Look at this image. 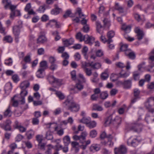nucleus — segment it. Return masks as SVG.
Listing matches in <instances>:
<instances>
[{
  "instance_id": "nucleus-10",
  "label": "nucleus",
  "mask_w": 154,
  "mask_h": 154,
  "mask_svg": "<svg viewBox=\"0 0 154 154\" xmlns=\"http://www.w3.org/2000/svg\"><path fill=\"white\" fill-rule=\"evenodd\" d=\"M134 31L135 33L137 34V36L138 40H140L142 39L143 38L144 35L143 31L141 30L138 27L136 28Z\"/></svg>"
},
{
  "instance_id": "nucleus-52",
  "label": "nucleus",
  "mask_w": 154,
  "mask_h": 154,
  "mask_svg": "<svg viewBox=\"0 0 154 154\" xmlns=\"http://www.w3.org/2000/svg\"><path fill=\"white\" fill-rule=\"evenodd\" d=\"M71 14V12L70 10H67V11L64 15L63 16V17L66 18L68 17H72V16L70 15Z\"/></svg>"
},
{
  "instance_id": "nucleus-27",
  "label": "nucleus",
  "mask_w": 154,
  "mask_h": 154,
  "mask_svg": "<svg viewBox=\"0 0 154 154\" xmlns=\"http://www.w3.org/2000/svg\"><path fill=\"white\" fill-rule=\"evenodd\" d=\"M145 120L147 123L154 122V114L150 113V116H147L145 118Z\"/></svg>"
},
{
  "instance_id": "nucleus-17",
  "label": "nucleus",
  "mask_w": 154,
  "mask_h": 154,
  "mask_svg": "<svg viewBox=\"0 0 154 154\" xmlns=\"http://www.w3.org/2000/svg\"><path fill=\"white\" fill-rule=\"evenodd\" d=\"M41 33L42 34V35H40L37 39L38 42L43 43L46 41V38L44 35L45 34V32L42 31L41 32Z\"/></svg>"
},
{
  "instance_id": "nucleus-63",
  "label": "nucleus",
  "mask_w": 154,
  "mask_h": 154,
  "mask_svg": "<svg viewBox=\"0 0 154 154\" xmlns=\"http://www.w3.org/2000/svg\"><path fill=\"white\" fill-rule=\"evenodd\" d=\"M149 59L152 61H154V49H153L149 54Z\"/></svg>"
},
{
  "instance_id": "nucleus-32",
  "label": "nucleus",
  "mask_w": 154,
  "mask_h": 154,
  "mask_svg": "<svg viewBox=\"0 0 154 154\" xmlns=\"http://www.w3.org/2000/svg\"><path fill=\"white\" fill-rule=\"evenodd\" d=\"M47 68V62L46 61H43L40 63L39 69L45 70Z\"/></svg>"
},
{
  "instance_id": "nucleus-41",
  "label": "nucleus",
  "mask_w": 154,
  "mask_h": 154,
  "mask_svg": "<svg viewBox=\"0 0 154 154\" xmlns=\"http://www.w3.org/2000/svg\"><path fill=\"white\" fill-rule=\"evenodd\" d=\"M108 94L107 91H103L101 93L100 97L103 100H105L108 97Z\"/></svg>"
},
{
  "instance_id": "nucleus-3",
  "label": "nucleus",
  "mask_w": 154,
  "mask_h": 154,
  "mask_svg": "<svg viewBox=\"0 0 154 154\" xmlns=\"http://www.w3.org/2000/svg\"><path fill=\"white\" fill-rule=\"evenodd\" d=\"M121 119L118 117L113 118L112 115H110L106 119L105 123L107 125L112 124L115 126H117L121 122Z\"/></svg>"
},
{
  "instance_id": "nucleus-47",
  "label": "nucleus",
  "mask_w": 154,
  "mask_h": 154,
  "mask_svg": "<svg viewBox=\"0 0 154 154\" xmlns=\"http://www.w3.org/2000/svg\"><path fill=\"white\" fill-rule=\"evenodd\" d=\"M4 40L7 42L11 43L13 41L12 37L10 36H6L4 37Z\"/></svg>"
},
{
  "instance_id": "nucleus-28",
  "label": "nucleus",
  "mask_w": 154,
  "mask_h": 154,
  "mask_svg": "<svg viewBox=\"0 0 154 154\" xmlns=\"http://www.w3.org/2000/svg\"><path fill=\"white\" fill-rule=\"evenodd\" d=\"M115 9L118 11L119 13H122L124 12L123 8L118 3H115Z\"/></svg>"
},
{
  "instance_id": "nucleus-20",
  "label": "nucleus",
  "mask_w": 154,
  "mask_h": 154,
  "mask_svg": "<svg viewBox=\"0 0 154 154\" xmlns=\"http://www.w3.org/2000/svg\"><path fill=\"white\" fill-rule=\"evenodd\" d=\"M61 10V9L59 8L57 5H54V8L53 9L51 13L52 14L57 15L59 14Z\"/></svg>"
},
{
  "instance_id": "nucleus-26",
  "label": "nucleus",
  "mask_w": 154,
  "mask_h": 154,
  "mask_svg": "<svg viewBox=\"0 0 154 154\" xmlns=\"http://www.w3.org/2000/svg\"><path fill=\"white\" fill-rule=\"evenodd\" d=\"M53 23H54V24L55 25L56 27L57 28H58L60 27V23L59 22H57L56 21L54 20H50L49 23H48V24L52 26L54 24Z\"/></svg>"
},
{
  "instance_id": "nucleus-8",
  "label": "nucleus",
  "mask_w": 154,
  "mask_h": 154,
  "mask_svg": "<svg viewBox=\"0 0 154 154\" xmlns=\"http://www.w3.org/2000/svg\"><path fill=\"white\" fill-rule=\"evenodd\" d=\"M11 123V122L10 120H8L5 123L1 124L0 126L5 131H10L11 130V127L10 125Z\"/></svg>"
},
{
  "instance_id": "nucleus-29",
  "label": "nucleus",
  "mask_w": 154,
  "mask_h": 154,
  "mask_svg": "<svg viewBox=\"0 0 154 154\" xmlns=\"http://www.w3.org/2000/svg\"><path fill=\"white\" fill-rule=\"evenodd\" d=\"M52 132L50 130L47 131L45 134V138L47 140H51L53 139Z\"/></svg>"
},
{
  "instance_id": "nucleus-22",
  "label": "nucleus",
  "mask_w": 154,
  "mask_h": 154,
  "mask_svg": "<svg viewBox=\"0 0 154 154\" xmlns=\"http://www.w3.org/2000/svg\"><path fill=\"white\" fill-rule=\"evenodd\" d=\"M30 85L29 82L27 81H25L22 82L20 85V87L22 90H26L29 87Z\"/></svg>"
},
{
  "instance_id": "nucleus-16",
  "label": "nucleus",
  "mask_w": 154,
  "mask_h": 154,
  "mask_svg": "<svg viewBox=\"0 0 154 154\" xmlns=\"http://www.w3.org/2000/svg\"><path fill=\"white\" fill-rule=\"evenodd\" d=\"M85 38V42L86 44H89V45H91L92 44L94 40V38L92 36H89L88 35H86Z\"/></svg>"
},
{
  "instance_id": "nucleus-35",
  "label": "nucleus",
  "mask_w": 154,
  "mask_h": 154,
  "mask_svg": "<svg viewBox=\"0 0 154 154\" xmlns=\"http://www.w3.org/2000/svg\"><path fill=\"white\" fill-rule=\"evenodd\" d=\"M82 64V67L83 70L88 68V67H91V63H88L86 62H82L81 63Z\"/></svg>"
},
{
  "instance_id": "nucleus-1",
  "label": "nucleus",
  "mask_w": 154,
  "mask_h": 154,
  "mask_svg": "<svg viewBox=\"0 0 154 154\" xmlns=\"http://www.w3.org/2000/svg\"><path fill=\"white\" fill-rule=\"evenodd\" d=\"M87 135V133L83 132L79 136L75 135L72 137L74 140H79L80 143L82 144L79 146L83 150L85 149L87 145L91 143V140H90L85 141L86 137Z\"/></svg>"
},
{
  "instance_id": "nucleus-14",
  "label": "nucleus",
  "mask_w": 154,
  "mask_h": 154,
  "mask_svg": "<svg viewBox=\"0 0 154 154\" xmlns=\"http://www.w3.org/2000/svg\"><path fill=\"white\" fill-rule=\"evenodd\" d=\"M96 30L97 32L101 34L103 33L104 28L101 25V23L99 21L96 22Z\"/></svg>"
},
{
  "instance_id": "nucleus-24",
  "label": "nucleus",
  "mask_w": 154,
  "mask_h": 154,
  "mask_svg": "<svg viewBox=\"0 0 154 154\" xmlns=\"http://www.w3.org/2000/svg\"><path fill=\"white\" fill-rule=\"evenodd\" d=\"M12 112L11 110V107L9 106L4 112V116L5 117H10L11 116Z\"/></svg>"
},
{
  "instance_id": "nucleus-21",
  "label": "nucleus",
  "mask_w": 154,
  "mask_h": 154,
  "mask_svg": "<svg viewBox=\"0 0 154 154\" xmlns=\"http://www.w3.org/2000/svg\"><path fill=\"white\" fill-rule=\"evenodd\" d=\"M2 3L4 4V8L5 9H9L12 5L11 1L9 0H2Z\"/></svg>"
},
{
  "instance_id": "nucleus-6",
  "label": "nucleus",
  "mask_w": 154,
  "mask_h": 154,
  "mask_svg": "<svg viewBox=\"0 0 154 154\" xmlns=\"http://www.w3.org/2000/svg\"><path fill=\"white\" fill-rule=\"evenodd\" d=\"M131 28V26L130 25H126L125 24L122 25V29L125 31V33L124 34L125 38L130 42L133 41L134 40V38H131L129 36L127 37L126 35V33L130 32Z\"/></svg>"
},
{
  "instance_id": "nucleus-55",
  "label": "nucleus",
  "mask_w": 154,
  "mask_h": 154,
  "mask_svg": "<svg viewBox=\"0 0 154 154\" xmlns=\"http://www.w3.org/2000/svg\"><path fill=\"white\" fill-rule=\"evenodd\" d=\"M89 30V27L88 25L87 24H85L84 26L82 28L83 31L85 32H88Z\"/></svg>"
},
{
  "instance_id": "nucleus-19",
  "label": "nucleus",
  "mask_w": 154,
  "mask_h": 154,
  "mask_svg": "<svg viewBox=\"0 0 154 154\" xmlns=\"http://www.w3.org/2000/svg\"><path fill=\"white\" fill-rule=\"evenodd\" d=\"M115 35V32L113 30H111L107 32V36L108 38V44H109L112 42V38L114 37Z\"/></svg>"
},
{
  "instance_id": "nucleus-64",
  "label": "nucleus",
  "mask_w": 154,
  "mask_h": 154,
  "mask_svg": "<svg viewBox=\"0 0 154 154\" xmlns=\"http://www.w3.org/2000/svg\"><path fill=\"white\" fill-rule=\"evenodd\" d=\"M108 77V75L106 72H103L101 75V78L103 80H105Z\"/></svg>"
},
{
  "instance_id": "nucleus-53",
  "label": "nucleus",
  "mask_w": 154,
  "mask_h": 154,
  "mask_svg": "<svg viewBox=\"0 0 154 154\" xmlns=\"http://www.w3.org/2000/svg\"><path fill=\"white\" fill-rule=\"evenodd\" d=\"M61 57L64 60H68L69 58V55L66 52H64L62 54Z\"/></svg>"
},
{
  "instance_id": "nucleus-57",
  "label": "nucleus",
  "mask_w": 154,
  "mask_h": 154,
  "mask_svg": "<svg viewBox=\"0 0 154 154\" xmlns=\"http://www.w3.org/2000/svg\"><path fill=\"white\" fill-rule=\"evenodd\" d=\"M140 91L138 89L136 88L134 90V95L135 97H138Z\"/></svg>"
},
{
  "instance_id": "nucleus-42",
  "label": "nucleus",
  "mask_w": 154,
  "mask_h": 154,
  "mask_svg": "<svg viewBox=\"0 0 154 154\" xmlns=\"http://www.w3.org/2000/svg\"><path fill=\"white\" fill-rule=\"evenodd\" d=\"M44 71V70L39 68L36 73L37 77L38 78L43 77V72Z\"/></svg>"
},
{
  "instance_id": "nucleus-15",
  "label": "nucleus",
  "mask_w": 154,
  "mask_h": 154,
  "mask_svg": "<svg viewBox=\"0 0 154 154\" xmlns=\"http://www.w3.org/2000/svg\"><path fill=\"white\" fill-rule=\"evenodd\" d=\"M20 93V98L21 100H20L21 104H23L25 103V97L27 95L28 91L26 90H22Z\"/></svg>"
},
{
  "instance_id": "nucleus-12",
  "label": "nucleus",
  "mask_w": 154,
  "mask_h": 154,
  "mask_svg": "<svg viewBox=\"0 0 154 154\" xmlns=\"http://www.w3.org/2000/svg\"><path fill=\"white\" fill-rule=\"evenodd\" d=\"M140 142L137 139V138L134 139L132 140H131V139H129L127 141V143L128 145L136 147Z\"/></svg>"
},
{
  "instance_id": "nucleus-34",
  "label": "nucleus",
  "mask_w": 154,
  "mask_h": 154,
  "mask_svg": "<svg viewBox=\"0 0 154 154\" xmlns=\"http://www.w3.org/2000/svg\"><path fill=\"white\" fill-rule=\"evenodd\" d=\"M12 89V86L11 84H7L5 87V93L8 94H9Z\"/></svg>"
},
{
  "instance_id": "nucleus-60",
  "label": "nucleus",
  "mask_w": 154,
  "mask_h": 154,
  "mask_svg": "<svg viewBox=\"0 0 154 154\" xmlns=\"http://www.w3.org/2000/svg\"><path fill=\"white\" fill-rule=\"evenodd\" d=\"M120 76V78H126L128 77L129 75V74L127 72H125L124 73L122 74L121 72L119 73Z\"/></svg>"
},
{
  "instance_id": "nucleus-45",
  "label": "nucleus",
  "mask_w": 154,
  "mask_h": 154,
  "mask_svg": "<svg viewBox=\"0 0 154 154\" xmlns=\"http://www.w3.org/2000/svg\"><path fill=\"white\" fill-rule=\"evenodd\" d=\"M96 123L94 121H91L90 120L89 123L88 124V126L90 128H92L96 127Z\"/></svg>"
},
{
  "instance_id": "nucleus-5",
  "label": "nucleus",
  "mask_w": 154,
  "mask_h": 154,
  "mask_svg": "<svg viewBox=\"0 0 154 154\" xmlns=\"http://www.w3.org/2000/svg\"><path fill=\"white\" fill-rule=\"evenodd\" d=\"M143 125L137 122L131 123L129 126V128L131 130L137 132H140L143 128Z\"/></svg>"
},
{
  "instance_id": "nucleus-11",
  "label": "nucleus",
  "mask_w": 154,
  "mask_h": 154,
  "mask_svg": "<svg viewBox=\"0 0 154 154\" xmlns=\"http://www.w3.org/2000/svg\"><path fill=\"white\" fill-rule=\"evenodd\" d=\"M48 79L50 83H56L57 85H59L61 82L60 80L52 75L49 76Z\"/></svg>"
},
{
  "instance_id": "nucleus-48",
  "label": "nucleus",
  "mask_w": 154,
  "mask_h": 154,
  "mask_svg": "<svg viewBox=\"0 0 154 154\" xmlns=\"http://www.w3.org/2000/svg\"><path fill=\"white\" fill-rule=\"evenodd\" d=\"M134 15L135 19L138 22H139L142 20L139 14L135 13L134 14Z\"/></svg>"
},
{
  "instance_id": "nucleus-49",
  "label": "nucleus",
  "mask_w": 154,
  "mask_h": 154,
  "mask_svg": "<svg viewBox=\"0 0 154 154\" xmlns=\"http://www.w3.org/2000/svg\"><path fill=\"white\" fill-rule=\"evenodd\" d=\"M116 74H112L110 76V79L112 81L114 82L118 80L119 77Z\"/></svg>"
},
{
  "instance_id": "nucleus-37",
  "label": "nucleus",
  "mask_w": 154,
  "mask_h": 154,
  "mask_svg": "<svg viewBox=\"0 0 154 154\" xmlns=\"http://www.w3.org/2000/svg\"><path fill=\"white\" fill-rule=\"evenodd\" d=\"M101 66V64L98 63H93V62H91V67L94 69H97L100 68Z\"/></svg>"
},
{
  "instance_id": "nucleus-18",
  "label": "nucleus",
  "mask_w": 154,
  "mask_h": 154,
  "mask_svg": "<svg viewBox=\"0 0 154 154\" xmlns=\"http://www.w3.org/2000/svg\"><path fill=\"white\" fill-rule=\"evenodd\" d=\"M13 33L15 37H18L20 32V28L19 26H15L13 28Z\"/></svg>"
},
{
  "instance_id": "nucleus-4",
  "label": "nucleus",
  "mask_w": 154,
  "mask_h": 154,
  "mask_svg": "<svg viewBox=\"0 0 154 154\" xmlns=\"http://www.w3.org/2000/svg\"><path fill=\"white\" fill-rule=\"evenodd\" d=\"M145 106L149 112L154 114V97L148 98Z\"/></svg>"
},
{
  "instance_id": "nucleus-40",
  "label": "nucleus",
  "mask_w": 154,
  "mask_h": 154,
  "mask_svg": "<svg viewBox=\"0 0 154 154\" xmlns=\"http://www.w3.org/2000/svg\"><path fill=\"white\" fill-rule=\"evenodd\" d=\"M92 110L97 111H101L103 110L102 107L97 104H94L93 105Z\"/></svg>"
},
{
  "instance_id": "nucleus-9",
  "label": "nucleus",
  "mask_w": 154,
  "mask_h": 154,
  "mask_svg": "<svg viewBox=\"0 0 154 154\" xmlns=\"http://www.w3.org/2000/svg\"><path fill=\"white\" fill-rule=\"evenodd\" d=\"M119 82L124 86L125 88L128 89L130 88L131 86L132 80L131 79L125 80L123 82L120 81Z\"/></svg>"
},
{
  "instance_id": "nucleus-2",
  "label": "nucleus",
  "mask_w": 154,
  "mask_h": 154,
  "mask_svg": "<svg viewBox=\"0 0 154 154\" xmlns=\"http://www.w3.org/2000/svg\"><path fill=\"white\" fill-rule=\"evenodd\" d=\"M63 104L67 107V109L71 111L76 112L78 111L80 109V106L73 100L67 99L63 102Z\"/></svg>"
},
{
  "instance_id": "nucleus-23",
  "label": "nucleus",
  "mask_w": 154,
  "mask_h": 154,
  "mask_svg": "<svg viewBox=\"0 0 154 154\" xmlns=\"http://www.w3.org/2000/svg\"><path fill=\"white\" fill-rule=\"evenodd\" d=\"M63 42L65 46L67 47L73 44L74 42V40L73 39L70 38L68 39L63 41Z\"/></svg>"
},
{
  "instance_id": "nucleus-54",
  "label": "nucleus",
  "mask_w": 154,
  "mask_h": 154,
  "mask_svg": "<svg viewBox=\"0 0 154 154\" xmlns=\"http://www.w3.org/2000/svg\"><path fill=\"white\" fill-rule=\"evenodd\" d=\"M12 61L11 58H9L8 60H5V64L8 66H11L12 64Z\"/></svg>"
},
{
  "instance_id": "nucleus-38",
  "label": "nucleus",
  "mask_w": 154,
  "mask_h": 154,
  "mask_svg": "<svg viewBox=\"0 0 154 154\" xmlns=\"http://www.w3.org/2000/svg\"><path fill=\"white\" fill-rule=\"evenodd\" d=\"M58 127L56 126L54 127V131H57V134L59 136H62L64 134V131L63 129H61L60 130L57 129Z\"/></svg>"
},
{
  "instance_id": "nucleus-43",
  "label": "nucleus",
  "mask_w": 154,
  "mask_h": 154,
  "mask_svg": "<svg viewBox=\"0 0 154 154\" xmlns=\"http://www.w3.org/2000/svg\"><path fill=\"white\" fill-rule=\"evenodd\" d=\"M56 94L60 100H63L65 98V96L60 91L56 92Z\"/></svg>"
},
{
  "instance_id": "nucleus-56",
  "label": "nucleus",
  "mask_w": 154,
  "mask_h": 154,
  "mask_svg": "<svg viewBox=\"0 0 154 154\" xmlns=\"http://www.w3.org/2000/svg\"><path fill=\"white\" fill-rule=\"evenodd\" d=\"M84 70L88 76H90L92 74L91 70L90 69L87 68L84 69Z\"/></svg>"
},
{
  "instance_id": "nucleus-62",
  "label": "nucleus",
  "mask_w": 154,
  "mask_h": 154,
  "mask_svg": "<svg viewBox=\"0 0 154 154\" xmlns=\"http://www.w3.org/2000/svg\"><path fill=\"white\" fill-rule=\"evenodd\" d=\"M103 55V52L101 50H98L96 52V55L97 57H101Z\"/></svg>"
},
{
  "instance_id": "nucleus-30",
  "label": "nucleus",
  "mask_w": 154,
  "mask_h": 154,
  "mask_svg": "<svg viewBox=\"0 0 154 154\" xmlns=\"http://www.w3.org/2000/svg\"><path fill=\"white\" fill-rule=\"evenodd\" d=\"M86 36L85 35L83 36L81 32H79L76 34V38L77 39L79 40L80 42H82L85 40Z\"/></svg>"
},
{
  "instance_id": "nucleus-7",
  "label": "nucleus",
  "mask_w": 154,
  "mask_h": 154,
  "mask_svg": "<svg viewBox=\"0 0 154 154\" xmlns=\"http://www.w3.org/2000/svg\"><path fill=\"white\" fill-rule=\"evenodd\" d=\"M127 149L125 146L121 145L118 148L114 149L115 154H125L127 153Z\"/></svg>"
},
{
  "instance_id": "nucleus-36",
  "label": "nucleus",
  "mask_w": 154,
  "mask_h": 154,
  "mask_svg": "<svg viewBox=\"0 0 154 154\" xmlns=\"http://www.w3.org/2000/svg\"><path fill=\"white\" fill-rule=\"evenodd\" d=\"M90 120L91 118L89 117L86 118L83 117L82 119L79 120V122L80 123H82L88 125Z\"/></svg>"
},
{
  "instance_id": "nucleus-25",
  "label": "nucleus",
  "mask_w": 154,
  "mask_h": 154,
  "mask_svg": "<svg viewBox=\"0 0 154 154\" xmlns=\"http://www.w3.org/2000/svg\"><path fill=\"white\" fill-rule=\"evenodd\" d=\"M100 148L97 144H94L92 145L90 147L89 149L91 152H94L99 150Z\"/></svg>"
},
{
  "instance_id": "nucleus-33",
  "label": "nucleus",
  "mask_w": 154,
  "mask_h": 154,
  "mask_svg": "<svg viewBox=\"0 0 154 154\" xmlns=\"http://www.w3.org/2000/svg\"><path fill=\"white\" fill-rule=\"evenodd\" d=\"M34 134V132L32 130H30L28 131L26 134L27 138L28 139H31Z\"/></svg>"
},
{
  "instance_id": "nucleus-13",
  "label": "nucleus",
  "mask_w": 154,
  "mask_h": 154,
  "mask_svg": "<svg viewBox=\"0 0 154 154\" xmlns=\"http://www.w3.org/2000/svg\"><path fill=\"white\" fill-rule=\"evenodd\" d=\"M125 55L128 58L132 60H134L136 57L135 53L131 49L126 51Z\"/></svg>"
},
{
  "instance_id": "nucleus-51",
  "label": "nucleus",
  "mask_w": 154,
  "mask_h": 154,
  "mask_svg": "<svg viewBox=\"0 0 154 154\" xmlns=\"http://www.w3.org/2000/svg\"><path fill=\"white\" fill-rule=\"evenodd\" d=\"M97 133L96 130H93L90 133V136L92 138L95 137L97 135Z\"/></svg>"
},
{
  "instance_id": "nucleus-50",
  "label": "nucleus",
  "mask_w": 154,
  "mask_h": 154,
  "mask_svg": "<svg viewBox=\"0 0 154 154\" xmlns=\"http://www.w3.org/2000/svg\"><path fill=\"white\" fill-rule=\"evenodd\" d=\"M76 13H78L80 18L84 16V15L82 12V10L81 8H78L76 9Z\"/></svg>"
},
{
  "instance_id": "nucleus-61",
  "label": "nucleus",
  "mask_w": 154,
  "mask_h": 154,
  "mask_svg": "<svg viewBox=\"0 0 154 154\" xmlns=\"http://www.w3.org/2000/svg\"><path fill=\"white\" fill-rule=\"evenodd\" d=\"M17 129L21 133L25 132L26 131V128L21 125Z\"/></svg>"
},
{
  "instance_id": "nucleus-31",
  "label": "nucleus",
  "mask_w": 154,
  "mask_h": 154,
  "mask_svg": "<svg viewBox=\"0 0 154 154\" xmlns=\"http://www.w3.org/2000/svg\"><path fill=\"white\" fill-rule=\"evenodd\" d=\"M63 142L65 146H67L70 143V138L68 135L64 137L63 138Z\"/></svg>"
},
{
  "instance_id": "nucleus-39",
  "label": "nucleus",
  "mask_w": 154,
  "mask_h": 154,
  "mask_svg": "<svg viewBox=\"0 0 154 154\" xmlns=\"http://www.w3.org/2000/svg\"><path fill=\"white\" fill-rule=\"evenodd\" d=\"M130 49L128 48V45L127 44H123L122 45L120 48L121 51L124 52L125 54L126 51Z\"/></svg>"
},
{
  "instance_id": "nucleus-59",
  "label": "nucleus",
  "mask_w": 154,
  "mask_h": 154,
  "mask_svg": "<svg viewBox=\"0 0 154 154\" xmlns=\"http://www.w3.org/2000/svg\"><path fill=\"white\" fill-rule=\"evenodd\" d=\"M24 60L26 63H30L31 60V59L30 55L26 56L24 59Z\"/></svg>"
},
{
  "instance_id": "nucleus-46",
  "label": "nucleus",
  "mask_w": 154,
  "mask_h": 154,
  "mask_svg": "<svg viewBox=\"0 0 154 154\" xmlns=\"http://www.w3.org/2000/svg\"><path fill=\"white\" fill-rule=\"evenodd\" d=\"M88 51V48L86 46H84L82 50V52L83 55L86 59L88 58L87 57V54Z\"/></svg>"
},
{
  "instance_id": "nucleus-44",
  "label": "nucleus",
  "mask_w": 154,
  "mask_h": 154,
  "mask_svg": "<svg viewBox=\"0 0 154 154\" xmlns=\"http://www.w3.org/2000/svg\"><path fill=\"white\" fill-rule=\"evenodd\" d=\"M103 22L104 23V26L109 28L110 26V22L107 18H105Z\"/></svg>"
},
{
  "instance_id": "nucleus-58",
  "label": "nucleus",
  "mask_w": 154,
  "mask_h": 154,
  "mask_svg": "<svg viewBox=\"0 0 154 154\" xmlns=\"http://www.w3.org/2000/svg\"><path fill=\"white\" fill-rule=\"evenodd\" d=\"M76 88L79 91H81L83 88L84 86L80 83H78L76 84L75 85Z\"/></svg>"
}]
</instances>
